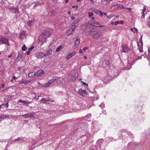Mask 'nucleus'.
Wrapping results in <instances>:
<instances>
[{
  "label": "nucleus",
  "instance_id": "nucleus-47",
  "mask_svg": "<svg viewBox=\"0 0 150 150\" xmlns=\"http://www.w3.org/2000/svg\"><path fill=\"white\" fill-rule=\"evenodd\" d=\"M94 98L96 99V100H98L99 98V97L98 96H94Z\"/></svg>",
  "mask_w": 150,
  "mask_h": 150
},
{
  "label": "nucleus",
  "instance_id": "nucleus-43",
  "mask_svg": "<svg viewBox=\"0 0 150 150\" xmlns=\"http://www.w3.org/2000/svg\"><path fill=\"white\" fill-rule=\"evenodd\" d=\"M12 9L14 10H17V12L18 11V8L17 7H15L14 6H13L12 7Z\"/></svg>",
  "mask_w": 150,
  "mask_h": 150
},
{
  "label": "nucleus",
  "instance_id": "nucleus-4",
  "mask_svg": "<svg viewBox=\"0 0 150 150\" xmlns=\"http://www.w3.org/2000/svg\"><path fill=\"white\" fill-rule=\"evenodd\" d=\"M48 37L47 35L44 33H42L41 35H40L38 38V40L40 42H44L45 38Z\"/></svg>",
  "mask_w": 150,
  "mask_h": 150
},
{
  "label": "nucleus",
  "instance_id": "nucleus-14",
  "mask_svg": "<svg viewBox=\"0 0 150 150\" xmlns=\"http://www.w3.org/2000/svg\"><path fill=\"white\" fill-rule=\"evenodd\" d=\"M148 50L147 54L146 53L145 55L144 54V58H146L147 59L149 60V59H150V47L148 48Z\"/></svg>",
  "mask_w": 150,
  "mask_h": 150
},
{
  "label": "nucleus",
  "instance_id": "nucleus-9",
  "mask_svg": "<svg viewBox=\"0 0 150 150\" xmlns=\"http://www.w3.org/2000/svg\"><path fill=\"white\" fill-rule=\"evenodd\" d=\"M6 44L10 45L8 43V40L4 38H0V45L2 44Z\"/></svg>",
  "mask_w": 150,
  "mask_h": 150
},
{
  "label": "nucleus",
  "instance_id": "nucleus-35",
  "mask_svg": "<svg viewBox=\"0 0 150 150\" xmlns=\"http://www.w3.org/2000/svg\"><path fill=\"white\" fill-rule=\"evenodd\" d=\"M74 28H73V29L72 30H69L67 32V34L69 35V34H70L73 31L74 32V28H75V27H74V26L73 27Z\"/></svg>",
  "mask_w": 150,
  "mask_h": 150
},
{
  "label": "nucleus",
  "instance_id": "nucleus-20",
  "mask_svg": "<svg viewBox=\"0 0 150 150\" xmlns=\"http://www.w3.org/2000/svg\"><path fill=\"white\" fill-rule=\"evenodd\" d=\"M30 81H31L30 80H23V79H22L20 82L21 83L26 84L30 83Z\"/></svg>",
  "mask_w": 150,
  "mask_h": 150
},
{
  "label": "nucleus",
  "instance_id": "nucleus-44",
  "mask_svg": "<svg viewBox=\"0 0 150 150\" xmlns=\"http://www.w3.org/2000/svg\"><path fill=\"white\" fill-rule=\"evenodd\" d=\"M34 48V47L33 46H32L31 47H30L28 49L30 51L33 50Z\"/></svg>",
  "mask_w": 150,
  "mask_h": 150
},
{
  "label": "nucleus",
  "instance_id": "nucleus-56",
  "mask_svg": "<svg viewBox=\"0 0 150 150\" xmlns=\"http://www.w3.org/2000/svg\"><path fill=\"white\" fill-rule=\"evenodd\" d=\"M60 83H61V81L60 80L56 82V83L57 84H59Z\"/></svg>",
  "mask_w": 150,
  "mask_h": 150
},
{
  "label": "nucleus",
  "instance_id": "nucleus-55",
  "mask_svg": "<svg viewBox=\"0 0 150 150\" xmlns=\"http://www.w3.org/2000/svg\"><path fill=\"white\" fill-rule=\"evenodd\" d=\"M1 86H2V87L3 88H4V87L5 86V85L3 83V84H2L1 85Z\"/></svg>",
  "mask_w": 150,
  "mask_h": 150
},
{
  "label": "nucleus",
  "instance_id": "nucleus-52",
  "mask_svg": "<svg viewBox=\"0 0 150 150\" xmlns=\"http://www.w3.org/2000/svg\"><path fill=\"white\" fill-rule=\"evenodd\" d=\"M14 12L15 13H19V11H18V12H17V10H14Z\"/></svg>",
  "mask_w": 150,
  "mask_h": 150
},
{
  "label": "nucleus",
  "instance_id": "nucleus-18",
  "mask_svg": "<svg viewBox=\"0 0 150 150\" xmlns=\"http://www.w3.org/2000/svg\"><path fill=\"white\" fill-rule=\"evenodd\" d=\"M75 54V52L73 51L71 53H70L67 56V58L68 59H69L73 57Z\"/></svg>",
  "mask_w": 150,
  "mask_h": 150
},
{
  "label": "nucleus",
  "instance_id": "nucleus-31",
  "mask_svg": "<svg viewBox=\"0 0 150 150\" xmlns=\"http://www.w3.org/2000/svg\"><path fill=\"white\" fill-rule=\"evenodd\" d=\"M93 15L94 14L93 12H89L88 13V18H91Z\"/></svg>",
  "mask_w": 150,
  "mask_h": 150
},
{
  "label": "nucleus",
  "instance_id": "nucleus-60",
  "mask_svg": "<svg viewBox=\"0 0 150 150\" xmlns=\"http://www.w3.org/2000/svg\"><path fill=\"white\" fill-rule=\"evenodd\" d=\"M21 69V67H18L17 68L18 70L19 71H20Z\"/></svg>",
  "mask_w": 150,
  "mask_h": 150
},
{
  "label": "nucleus",
  "instance_id": "nucleus-12",
  "mask_svg": "<svg viewBox=\"0 0 150 150\" xmlns=\"http://www.w3.org/2000/svg\"><path fill=\"white\" fill-rule=\"evenodd\" d=\"M129 48L126 45H123L122 46V49L121 50L122 52H124L127 53L128 52Z\"/></svg>",
  "mask_w": 150,
  "mask_h": 150
},
{
  "label": "nucleus",
  "instance_id": "nucleus-45",
  "mask_svg": "<svg viewBox=\"0 0 150 150\" xmlns=\"http://www.w3.org/2000/svg\"><path fill=\"white\" fill-rule=\"evenodd\" d=\"M81 82L83 84L86 86H88V85L87 83H86V82H83L82 81H81Z\"/></svg>",
  "mask_w": 150,
  "mask_h": 150
},
{
  "label": "nucleus",
  "instance_id": "nucleus-48",
  "mask_svg": "<svg viewBox=\"0 0 150 150\" xmlns=\"http://www.w3.org/2000/svg\"><path fill=\"white\" fill-rule=\"evenodd\" d=\"M102 112L103 114L104 115H106V111L105 110H103L102 111Z\"/></svg>",
  "mask_w": 150,
  "mask_h": 150
},
{
  "label": "nucleus",
  "instance_id": "nucleus-64",
  "mask_svg": "<svg viewBox=\"0 0 150 150\" xmlns=\"http://www.w3.org/2000/svg\"><path fill=\"white\" fill-rule=\"evenodd\" d=\"M1 1L3 3H4L7 0H1Z\"/></svg>",
  "mask_w": 150,
  "mask_h": 150
},
{
  "label": "nucleus",
  "instance_id": "nucleus-59",
  "mask_svg": "<svg viewBox=\"0 0 150 150\" xmlns=\"http://www.w3.org/2000/svg\"><path fill=\"white\" fill-rule=\"evenodd\" d=\"M79 52L80 53H82L83 52V50L82 49H80V50H79Z\"/></svg>",
  "mask_w": 150,
  "mask_h": 150
},
{
  "label": "nucleus",
  "instance_id": "nucleus-28",
  "mask_svg": "<svg viewBox=\"0 0 150 150\" xmlns=\"http://www.w3.org/2000/svg\"><path fill=\"white\" fill-rule=\"evenodd\" d=\"M22 55L19 52L18 54V56L17 57V59H18V61H19L20 60H21L22 59Z\"/></svg>",
  "mask_w": 150,
  "mask_h": 150
},
{
  "label": "nucleus",
  "instance_id": "nucleus-32",
  "mask_svg": "<svg viewBox=\"0 0 150 150\" xmlns=\"http://www.w3.org/2000/svg\"><path fill=\"white\" fill-rule=\"evenodd\" d=\"M128 65H127V66L125 68V69L126 70H129L131 69V68L132 65L129 63H128Z\"/></svg>",
  "mask_w": 150,
  "mask_h": 150
},
{
  "label": "nucleus",
  "instance_id": "nucleus-49",
  "mask_svg": "<svg viewBox=\"0 0 150 150\" xmlns=\"http://www.w3.org/2000/svg\"><path fill=\"white\" fill-rule=\"evenodd\" d=\"M88 49V47H85L83 48V51H85Z\"/></svg>",
  "mask_w": 150,
  "mask_h": 150
},
{
  "label": "nucleus",
  "instance_id": "nucleus-46",
  "mask_svg": "<svg viewBox=\"0 0 150 150\" xmlns=\"http://www.w3.org/2000/svg\"><path fill=\"white\" fill-rule=\"evenodd\" d=\"M103 142V140L102 139H100L99 140H98L97 141V142L98 143H99L100 142Z\"/></svg>",
  "mask_w": 150,
  "mask_h": 150
},
{
  "label": "nucleus",
  "instance_id": "nucleus-38",
  "mask_svg": "<svg viewBox=\"0 0 150 150\" xmlns=\"http://www.w3.org/2000/svg\"><path fill=\"white\" fill-rule=\"evenodd\" d=\"M34 4H36L37 6L40 5L42 4L38 2H34Z\"/></svg>",
  "mask_w": 150,
  "mask_h": 150
},
{
  "label": "nucleus",
  "instance_id": "nucleus-42",
  "mask_svg": "<svg viewBox=\"0 0 150 150\" xmlns=\"http://www.w3.org/2000/svg\"><path fill=\"white\" fill-rule=\"evenodd\" d=\"M127 134L128 135H131L132 137H133V134L130 132H127Z\"/></svg>",
  "mask_w": 150,
  "mask_h": 150
},
{
  "label": "nucleus",
  "instance_id": "nucleus-13",
  "mask_svg": "<svg viewBox=\"0 0 150 150\" xmlns=\"http://www.w3.org/2000/svg\"><path fill=\"white\" fill-rule=\"evenodd\" d=\"M35 56L38 58H41L45 57V53L41 52H40L36 53L35 54Z\"/></svg>",
  "mask_w": 150,
  "mask_h": 150
},
{
  "label": "nucleus",
  "instance_id": "nucleus-51",
  "mask_svg": "<svg viewBox=\"0 0 150 150\" xmlns=\"http://www.w3.org/2000/svg\"><path fill=\"white\" fill-rule=\"evenodd\" d=\"M18 141V140L17 139H14L13 140H12V143H13L15 142L16 141Z\"/></svg>",
  "mask_w": 150,
  "mask_h": 150
},
{
  "label": "nucleus",
  "instance_id": "nucleus-24",
  "mask_svg": "<svg viewBox=\"0 0 150 150\" xmlns=\"http://www.w3.org/2000/svg\"><path fill=\"white\" fill-rule=\"evenodd\" d=\"M18 141H22L23 142H25L26 141V139L25 137H21L17 138Z\"/></svg>",
  "mask_w": 150,
  "mask_h": 150
},
{
  "label": "nucleus",
  "instance_id": "nucleus-41",
  "mask_svg": "<svg viewBox=\"0 0 150 150\" xmlns=\"http://www.w3.org/2000/svg\"><path fill=\"white\" fill-rule=\"evenodd\" d=\"M148 22L147 23V24L148 26L150 27V16L149 17V20H148Z\"/></svg>",
  "mask_w": 150,
  "mask_h": 150
},
{
  "label": "nucleus",
  "instance_id": "nucleus-54",
  "mask_svg": "<svg viewBox=\"0 0 150 150\" xmlns=\"http://www.w3.org/2000/svg\"><path fill=\"white\" fill-rule=\"evenodd\" d=\"M12 54H10V55H9L8 56V58H10L11 57V56H12Z\"/></svg>",
  "mask_w": 150,
  "mask_h": 150
},
{
  "label": "nucleus",
  "instance_id": "nucleus-5",
  "mask_svg": "<svg viewBox=\"0 0 150 150\" xmlns=\"http://www.w3.org/2000/svg\"><path fill=\"white\" fill-rule=\"evenodd\" d=\"M111 8L113 10L120 8L125 9L126 8L125 7H124L122 5L117 4L112 5L111 7Z\"/></svg>",
  "mask_w": 150,
  "mask_h": 150
},
{
  "label": "nucleus",
  "instance_id": "nucleus-37",
  "mask_svg": "<svg viewBox=\"0 0 150 150\" xmlns=\"http://www.w3.org/2000/svg\"><path fill=\"white\" fill-rule=\"evenodd\" d=\"M120 134H121V133L125 132H127V131L126 129H122L120 130Z\"/></svg>",
  "mask_w": 150,
  "mask_h": 150
},
{
  "label": "nucleus",
  "instance_id": "nucleus-15",
  "mask_svg": "<svg viewBox=\"0 0 150 150\" xmlns=\"http://www.w3.org/2000/svg\"><path fill=\"white\" fill-rule=\"evenodd\" d=\"M44 73V71L42 70H40L37 72L36 76H40L43 75Z\"/></svg>",
  "mask_w": 150,
  "mask_h": 150
},
{
  "label": "nucleus",
  "instance_id": "nucleus-2",
  "mask_svg": "<svg viewBox=\"0 0 150 150\" xmlns=\"http://www.w3.org/2000/svg\"><path fill=\"white\" fill-rule=\"evenodd\" d=\"M92 20L89 22V24L92 26L96 27H103V26L100 25L98 23L94 21L95 18L93 17H91Z\"/></svg>",
  "mask_w": 150,
  "mask_h": 150
},
{
  "label": "nucleus",
  "instance_id": "nucleus-58",
  "mask_svg": "<svg viewBox=\"0 0 150 150\" xmlns=\"http://www.w3.org/2000/svg\"><path fill=\"white\" fill-rule=\"evenodd\" d=\"M123 23V21H121L120 22H119V23L120 24H122Z\"/></svg>",
  "mask_w": 150,
  "mask_h": 150
},
{
  "label": "nucleus",
  "instance_id": "nucleus-63",
  "mask_svg": "<svg viewBox=\"0 0 150 150\" xmlns=\"http://www.w3.org/2000/svg\"><path fill=\"white\" fill-rule=\"evenodd\" d=\"M71 18L72 19V20H74L75 18V17L72 16V17H71Z\"/></svg>",
  "mask_w": 150,
  "mask_h": 150
},
{
  "label": "nucleus",
  "instance_id": "nucleus-22",
  "mask_svg": "<svg viewBox=\"0 0 150 150\" xmlns=\"http://www.w3.org/2000/svg\"><path fill=\"white\" fill-rule=\"evenodd\" d=\"M146 10L145 7H144L142 10V16L141 18L144 19L145 17V14L146 13V12H145V11Z\"/></svg>",
  "mask_w": 150,
  "mask_h": 150
},
{
  "label": "nucleus",
  "instance_id": "nucleus-53",
  "mask_svg": "<svg viewBox=\"0 0 150 150\" xmlns=\"http://www.w3.org/2000/svg\"><path fill=\"white\" fill-rule=\"evenodd\" d=\"M5 105L6 106L7 108H8V105H8V102L7 103H6V104H5Z\"/></svg>",
  "mask_w": 150,
  "mask_h": 150
},
{
  "label": "nucleus",
  "instance_id": "nucleus-39",
  "mask_svg": "<svg viewBox=\"0 0 150 150\" xmlns=\"http://www.w3.org/2000/svg\"><path fill=\"white\" fill-rule=\"evenodd\" d=\"M142 56H140L138 57L137 58L135 59V60L133 62L135 63L136 61L137 60L141 59H142Z\"/></svg>",
  "mask_w": 150,
  "mask_h": 150
},
{
  "label": "nucleus",
  "instance_id": "nucleus-8",
  "mask_svg": "<svg viewBox=\"0 0 150 150\" xmlns=\"http://www.w3.org/2000/svg\"><path fill=\"white\" fill-rule=\"evenodd\" d=\"M49 101L51 102L54 101L53 100H50L48 98H42V99L40 100V101L41 103L45 104L50 103L48 102Z\"/></svg>",
  "mask_w": 150,
  "mask_h": 150
},
{
  "label": "nucleus",
  "instance_id": "nucleus-16",
  "mask_svg": "<svg viewBox=\"0 0 150 150\" xmlns=\"http://www.w3.org/2000/svg\"><path fill=\"white\" fill-rule=\"evenodd\" d=\"M59 79V77L57 76H54L50 80L51 82L52 83L53 82L56 81Z\"/></svg>",
  "mask_w": 150,
  "mask_h": 150
},
{
  "label": "nucleus",
  "instance_id": "nucleus-10",
  "mask_svg": "<svg viewBox=\"0 0 150 150\" xmlns=\"http://www.w3.org/2000/svg\"><path fill=\"white\" fill-rule=\"evenodd\" d=\"M19 102H21L23 103L24 105L27 107L28 106V105H29V103H32V101L29 102L27 100H23L20 99L18 101V103Z\"/></svg>",
  "mask_w": 150,
  "mask_h": 150
},
{
  "label": "nucleus",
  "instance_id": "nucleus-21",
  "mask_svg": "<svg viewBox=\"0 0 150 150\" xmlns=\"http://www.w3.org/2000/svg\"><path fill=\"white\" fill-rule=\"evenodd\" d=\"M36 74L35 72H30L28 74V76L29 77H34L36 76Z\"/></svg>",
  "mask_w": 150,
  "mask_h": 150
},
{
  "label": "nucleus",
  "instance_id": "nucleus-62",
  "mask_svg": "<svg viewBox=\"0 0 150 150\" xmlns=\"http://www.w3.org/2000/svg\"><path fill=\"white\" fill-rule=\"evenodd\" d=\"M13 79H14V80H16V79L17 78H16V77L15 76H13Z\"/></svg>",
  "mask_w": 150,
  "mask_h": 150
},
{
  "label": "nucleus",
  "instance_id": "nucleus-33",
  "mask_svg": "<svg viewBox=\"0 0 150 150\" xmlns=\"http://www.w3.org/2000/svg\"><path fill=\"white\" fill-rule=\"evenodd\" d=\"M6 118H10V117L7 115H2V120H4Z\"/></svg>",
  "mask_w": 150,
  "mask_h": 150
},
{
  "label": "nucleus",
  "instance_id": "nucleus-1",
  "mask_svg": "<svg viewBox=\"0 0 150 150\" xmlns=\"http://www.w3.org/2000/svg\"><path fill=\"white\" fill-rule=\"evenodd\" d=\"M87 34L90 35H92L93 38L94 40H97L101 35V33L97 31L90 30L87 32Z\"/></svg>",
  "mask_w": 150,
  "mask_h": 150
},
{
  "label": "nucleus",
  "instance_id": "nucleus-27",
  "mask_svg": "<svg viewBox=\"0 0 150 150\" xmlns=\"http://www.w3.org/2000/svg\"><path fill=\"white\" fill-rule=\"evenodd\" d=\"M80 43V40L78 38H76V47L78 46Z\"/></svg>",
  "mask_w": 150,
  "mask_h": 150
},
{
  "label": "nucleus",
  "instance_id": "nucleus-36",
  "mask_svg": "<svg viewBox=\"0 0 150 150\" xmlns=\"http://www.w3.org/2000/svg\"><path fill=\"white\" fill-rule=\"evenodd\" d=\"M27 49V47L25 46V45L24 44L23 45V46L22 47V50L23 51H25Z\"/></svg>",
  "mask_w": 150,
  "mask_h": 150
},
{
  "label": "nucleus",
  "instance_id": "nucleus-26",
  "mask_svg": "<svg viewBox=\"0 0 150 150\" xmlns=\"http://www.w3.org/2000/svg\"><path fill=\"white\" fill-rule=\"evenodd\" d=\"M91 114L89 113L88 114V115L85 117V120L88 121H89L91 120L90 117H91Z\"/></svg>",
  "mask_w": 150,
  "mask_h": 150
},
{
  "label": "nucleus",
  "instance_id": "nucleus-29",
  "mask_svg": "<svg viewBox=\"0 0 150 150\" xmlns=\"http://www.w3.org/2000/svg\"><path fill=\"white\" fill-rule=\"evenodd\" d=\"M130 30L133 32L134 33H137V32L138 31L137 29L135 28H131L130 29Z\"/></svg>",
  "mask_w": 150,
  "mask_h": 150
},
{
  "label": "nucleus",
  "instance_id": "nucleus-3",
  "mask_svg": "<svg viewBox=\"0 0 150 150\" xmlns=\"http://www.w3.org/2000/svg\"><path fill=\"white\" fill-rule=\"evenodd\" d=\"M78 93L80 95L83 96H85L88 95V93L84 89H82L81 88H80L78 91Z\"/></svg>",
  "mask_w": 150,
  "mask_h": 150
},
{
  "label": "nucleus",
  "instance_id": "nucleus-6",
  "mask_svg": "<svg viewBox=\"0 0 150 150\" xmlns=\"http://www.w3.org/2000/svg\"><path fill=\"white\" fill-rule=\"evenodd\" d=\"M142 35L140 38V42L141 44V45L140 46L139 45V44L138 43H137V45L138 46V49L139 50V51L141 52H143L142 46L143 43L142 40Z\"/></svg>",
  "mask_w": 150,
  "mask_h": 150
},
{
  "label": "nucleus",
  "instance_id": "nucleus-19",
  "mask_svg": "<svg viewBox=\"0 0 150 150\" xmlns=\"http://www.w3.org/2000/svg\"><path fill=\"white\" fill-rule=\"evenodd\" d=\"M110 64V63L108 60H105L103 63V66L104 67L107 66H109Z\"/></svg>",
  "mask_w": 150,
  "mask_h": 150
},
{
  "label": "nucleus",
  "instance_id": "nucleus-57",
  "mask_svg": "<svg viewBox=\"0 0 150 150\" xmlns=\"http://www.w3.org/2000/svg\"><path fill=\"white\" fill-rule=\"evenodd\" d=\"M30 52V51L28 50V51L27 52V55H28L29 54Z\"/></svg>",
  "mask_w": 150,
  "mask_h": 150
},
{
  "label": "nucleus",
  "instance_id": "nucleus-34",
  "mask_svg": "<svg viewBox=\"0 0 150 150\" xmlns=\"http://www.w3.org/2000/svg\"><path fill=\"white\" fill-rule=\"evenodd\" d=\"M105 104L103 102H102L101 103V104L99 105V106L102 108H103L105 107Z\"/></svg>",
  "mask_w": 150,
  "mask_h": 150
},
{
  "label": "nucleus",
  "instance_id": "nucleus-11",
  "mask_svg": "<svg viewBox=\"0 0 150 150\" xmlns=\"http://www.w3.org/2000/svg\"><path fill=\"white\" fill-rule=\"evenodd\" d=\"M92 10L96 13L98 14L99 13L101 17H103L102 14H104V16L106 15V14L105 13L102 12L100 11L98 9H96L95 8H93Z\"/></svg>",
  "mask_w": 150,
  "mask_h": 150
},
{
  "label": "nucleus",
  "instance_id": "nucleus-25",
  "mask_svg": "<svg viewBox=\"0 0 150 150\" xmlns=\"http://www.w3.org/2000/svg\"><path fill=\"white\" fill-rule=\"evenodd\" d=\"M25 32H23L21 33L20 34V35L19 37L21 40L23 39L25 37Z\"/></svg>",
  "mask_w": 150,
  "mask_h": 150
},
{
  "label": "nucleus",
  "instance_id": "nucleus-61",
  "mask_svg": "<svg viewBox=\"0 0 150 150\" xmlns=\"http://www.w3.org/2000/svg\"><path fill=\"white\" fill-rule=\"evenodd\" d=\"M90 1L91 2L92 4H93L94 2V0H90Z\"/></svg>",
  "mask_w": 150,
  "mask_h": 150
},
{
  "label": "nucleus",
  "instance_id": "nucleus-40",
  "mask_svg": "<svg viewBox=\"0 0 150 150\" xmlns=\"http://www.w3.org/2000/svg\"><path fill=\"white\" fill-rule=\"evenodd\" d=\"M76 110H79L80 109H81V108H79V107H81L80 105H79V104H77L76 105Z\"/></svg>",
  "mask_w": 150,
  "mask_h": 150
},
{
  "label": "nucleus",
  "instance_id": "nucleus-17",
  "mask_svg": "<svg viewBox=\"0 0 150 150\" xmlns=\"http://www.w3.org/2000/svg\"><path fill=\"white\" fill-rule=\"evenodd\" d=\"M52 49H48L46 53H45V56H47L52 54Z\"/></svg>",
  "mask_w": 150,
  "mask_h": 150
},
{
  "label": "nucleus",
  "instance_id": "nucleus-23",
  "mask_svg": "<svg viewBox=\"0 0 150 150\" xmlns=\"http://www.w3.org/2000/svg\"><path fill=\"white\" fill-rule=\"evenodd\" d=\"M51 83V82L49 80L47 83L44 84L42 86L45 87H47L49 86Z\"/></svg>",
  "mask_w": 150,
  "mask_h": 150
},
{
  "label": "nucleus",
  "instance_id": "nucleus-7",
  "mask_svg": "<svg viewBox=\"0 0 150 150\" xmlns=\"http://www.w3.org/2000/svg\"><path fill=\"white\" fill-rule=\"evenodd\" d=\"M34 114L35 113H31L30 112L29 114L27 113L25 114L22 115H21V116L26 118H27L29 117L30 118H32L34 117Z\"/></svg>",
  "mask_w": 150,
  "mask_h": 150
},
{
  "label": "nucleus",
  "instance_id": "nucleus-30",
  "mask_svg": "<svg viewBox=\"0 0 150 150\" xmlns=\"http://www.w3.org/2000/svg\"><path fill=\"white\" fill-rule=\"evenodd\" d=\"M62 48V45H60L58 46L56 50V52H58Z\"/></svg>",
  "mask_w": 150,
  "mask_h": 150
},
{
  "label": "nucleus",
  "instance_id": "nucleus-50",
  "mask_svg": "<svg viewBox=\"0 0 150 150\" xmlns=\"http://www.w3.org/2000/svg\"><path fill=\"white\" fill-rule=\"evenodd\" d=\"M118 23H119V21H117L114 23V25H117Z\"/></svg>",
  "mask_w": 150,
  "mask_h": 150
}]
</instances>
